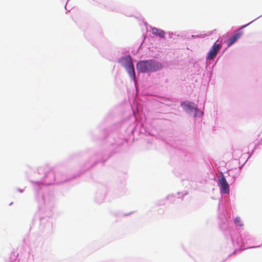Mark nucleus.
Returning a JSON list of instances; mask_svg holds the SVG:
<instances>
[{
    "label": "nucleus",
    "instance_id": "10",
    "mask_svg": "<svg viewBox=\"0 0 262 262\" xmlns=\"http://www.w3.org/2000/svg\"><path fill=\"white\" fill-rule=\"evenodd\" d=\"M256 143L257 145H258L260 143V141H258Z\"/></svg>",
    "mask_w": 262,
    "mask_h": 262
},
{
    "label": "nucleus",
    "instance_id": "3",
    "mask_svg": "<svg viewBox=\"0 0 262 262\" xmlns=\"http://www.w3.org/2000/svg\"><path fill=\"white\" fill-rule=\"evenodd\" d=\"M219 183L221 186V191L226 194L229 193V185L223 173H222V177L219 179Z\"/></svg>",
    "mask_w": 262,
    "mask_h": 262
},
{
    "label": "nucleus",
    "instance_id": "5",
    "mask_svg": "<svg viewBox=\"0 0 262 262\" xmlns=\"http://www.w3.org/2000/svg\"><path fill=\"white\" fill-rule=\"evenodd\" d=\"M182 107L185 110H195L196 107L194 103L191 102L185 101L181 103Z\"/></svg>",
    "mask_w": 262,
    "mask_h": 262
},
{
    "label": "nucleus",
    "instance_id": "9",
    "mask_svg": "<svg viewBox=\"0 0 262 262\" xmlns=\"http://www.w3.org/2000/svg\"><path fill=\"white\" fill-rule=\"evenodd\" d=\"M234 223L236 225H238L240 227H242L243 226V224L242 223L241 218L239 217H236V219L234 220Z\"/></svg>",
    "mask_w": 262,
    "mask_h": 262
},
{
    "label": "nucleus",
    "instance_id": "2",
    "mask_svg": "<svg viewBox=\"0 0 262 262\" xmlns=\"http://www.w3.org/2000/svg\"><path fill=\"white\" fill-rule=\"evenodd\" d=\"M221 48V45L220 44L217 43L216 42H215L208 53L207 59L212 60L214 58Z\"/></svg>",
    "mask_w": 262,
    "mask_h": 262
},
{
    "label": "nucleus",
    "instance_id": "8",
    "mask_svg": "<svg viewBox=\"0 0 262 262\" xmlns=\"http://www.w3.org/2000/svg\"><path fill=\"white\" fill-rule=\"evenodd\" d=\"M122 62V65L124 67L125 66H129L133 64L132 58L129 56H126L123 57L121 59Z\"/></svg>",
    "mask_w": 262,
    "mask_h": 262
},
{
    "label": "nucleus",
    "instance_id": "6",
    "mask_svg": "<svg viewBox=\"0 0 262 262\" xmlns=\"http://www.w3.org/2000/svg\"><path fill=\"white\" fill-rule=\"evenodd\" d=\"M151 31L153 34L158 36L160 38L165 37V32L162 30L154 27L151 28Z\"/></svg>",
    "mask_w": 262,
    "mask_h": 262
},
{
    "label": "nucleus",
    "instance_id": "7",
    "mask_svg": "<svg viewBox=\"0 0 262 262\" xmlns=\"http://www.w3.org/2000/svg\"><path fill=\"white\" fill-rule=\"evenodd\" d=\"M124 68L126 69L127 73L129 75L130 77L135 79V72L134 70V65L130 64L129 66H125Z\"/></svg>",
    "mask_w": 262,
    "mask_h": 262
},
{
    "label": "nucleus",
    "instance_id": "4",
    "mask_svg": "<svg viewBox=\"0 0 262 262\" xmlns=\"http://www.w3.org/2000/svg\"><path fill=\"white\" fill-rule=\"evenodd\" d=\"M243 35V32L238 30L228 40L227 46L230 47L236 42Z\"/></svg>",
    "mask_w": 262,
    "mask_h": 262
},
{
    "label": "nucleus",
    "instance_id": "11",
    "mask_svg": "<svg viewBox=\"0 0 262 262\" xmlns=\"http://www.w3.org/2000/svg\"><path fill=\"white\" fill-rule=\"evenodd\" d=\"M245 26H243L241 29L244 28Z\"/></svg>",
    "mask_w": 262,
    "mask_h": 262
},
{
    "label": "nucleus",
    "instance_id": "1",
    "mask_svg": "<svg viewBox=\"0 0 262 262\" xmlns=\"http://www.w3.org/2000/svg\"><path fill=\"white\" fill-rule=\"evenodd\" d=\"M162 64L153 60L141 61L138 63L137 68L142 73L155 72L161 69Z\"/></svg>",
    "mask_w": 262,
    "mask_h": 262
}]
</instances>
